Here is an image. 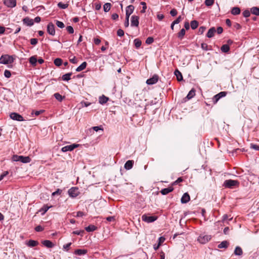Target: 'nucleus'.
<instances>
[{
    "mask_svg": "<svg viewBox=\"0 0 259 259\" xmlns=\"http://www.w3.org/2000/svg\"><path fill=\"white\" fill-rule=\"evenodd\" d=\"M239 182L237 180H227L223 184V186L225 188L232 189L234 187H238Z\"/></svg>",
    "mask_w": 259,
    "mask_h": 259,
    "instance_id": "obj_1",
    "label": "nucleus"
},
{
    "mask_svg": "<svg viewBox=\"0 0 259 259\" xmlns=\"http://www.w3.org/2000/svg\"><path fill=\"white\" fill-rule=\"evenodd\" d=\"M12 160L14 161H20L24 163H27L30 162L31 159L29 156L14 155L12 157Z\"/></svg>",
    "mask_w": 259,
    "mask_h": 259,
    "instance_id": "obj_2",
    "label": "nucleus"
},
{
    "mask_svg": "<svg viewBox=\"0 0 259 259\" xmlns=\"http://www.w3.org/2000/svg\"><path fill=\"white\" fill-rule=\"evenodd\" d=\"M14 61L13 56L8 55H3L0 58V63L3 64H11Z\"/></svg>",
    "mask_w": 259,
    "mask_h": 259,
    "instance_id": "obj_3",
    "label": "nucleus"
},
{
    "mask_svg": "<svg viewBox=\"0 0 259 259\" xmlns=\"http://www.w3.org/2000/svg\"><path fill=\"white\" fill-rule=\"evenodd\" d=\"M157 219L156 216H148L146 214H143L142 216V220L148 223H152Z\"/></svg>",
    "mask_w": 259,
    "mask_h": 259,
    "instance_id": "obj_4",
    "label": "nucleus"
},
{
    "mask_svg": "<svg viewBox=\"0 0 259 259\" xmlns=\"http://www.w3.org/2000/svg\"><path fill=\"white\" fill-rule=\"evenodd\" d=\"M211 236L208 235H200L197 240L201 244H205L208 242L211 239Z\"/></svg>",
    "mask_w": 259,
    "mask_h": 259,
    "instance_id": "obj_5",
    "label": "nucleus"
},
{
    "mask_svg": "<svg viewBox=\"0 0 259 259\" xmlns=\"http://www.w3.org/2000/svg\"><path fill=\"white\" fill-rule=\"evenodd\" d=\"M68 192L71 197H76L79 194V191L77 187H72L68 190Z\"/></svg>",
    "mask_w": 259,
    "mask_h": 259,
    "instance_id": "obj_6",
    "label": "nucleus"
},
{
    "mask_svg": "<svg viewBox=\"0 0 259 259\" xmlns=\"http://www.w3.org/2000/svg\"><path fill=\"white\" fill-rule=\"evenodd\" d=\"M79 146L78 144H73L71 145H67L64 146L62 148L61 151L63 152H65L67 151H71L74 150L75 148L78 147Z\"/></svg>",
    "mask_w": 259,
    "mask_h": 259,
    "instance_id": "obj_7",
    "label": "nucleus"
},
{
    "mask_svg": "<svg viewBox=\"0 0 259 259\" xmlns=\"http://www.w3.org/2000/svg\"><path fill=\"white\" fill-rule=\"evenodd\" d=\"M10 117L12 119L14 120H17L19 121L24 120L23 117L20 114L16 112L11 113L10 115Z\"/></svg>",
    "mask_w": 259,
    "mask_h": 259,
    "instance_id": "obj_8",
    "label": "nucleus"
},
{
    "mask_svg": "<svg viewBox=\"0 0 259 259\" xmlns=\"http://www.w3.org/2000/svg\"><path fill=\"white\" fill-rule=\"evenodd\" d=\"M158 75L154 74L152 77L147 80L146 83L149 85H152L155 84L158 81Z\"/></svg>",
    "mask_w": 259,
    "mask_h": 259,
    "instance_id": "obj_9",
    "label": "nucleus"
},
{
    "mask_svg": "<svg viewBox=\"0 0 259 259\" xmlns=\"http://www.w3.org/2000/svg\"><path fill=\"white\" fill-rule=\"evenodd\" d=\"M47 32L52 35L55 34V26L52 23H49L47 26Z\"/></svg>",
    "mask_w": 259,
    "mask_h": 259,
    "instance_id": "obj_10",
    "label": "nucleus"
},
{
    "mask_svg": "<svg viewBox=\"0 0 259 259\" xmlns=\"http://www.w3.org/2000/svg\"><path fill=\"white\" fill-rule=\"evenodd\" d=\"M139 17L137 16L133 15L131 17V26L138 27L139 26Z\"/></svg>",
    "mask_w": 259,
    "mask_h": 259,
    "instance_id": "obj_11",
    "label": "nucleus"
},
{
    "mask_svg": "<svg viewBox=\"0 0 259 259\" xmlns=\"http://www.w3.org/2000/svg\"><path fill=\"white\" fill-rule=\"evenodd\" d=\"M4 3L9 8H14L16 5V0H5Z\"/></svg>",
    "mask_w": 259,
    "mask_h": 259,
    "instance_id": "obj_12",
    "label": "nucleus"
},
{
    "mask_svg": "<svg viewBox=\"0 0 259 259\" xmlns=\"http://www.w3.org/2000/svg\"><path fill=\"white\" fill-rule=\"evenodd\" d=\"M190 197L187 193H185L182 196L181 201L182 203H186L190 201Z\"/></svg>",
    "mask_w": 259,
    "mask_h": 259,
    "instance_id": "obj_13",
    "label": "nucleus"
},
{
    "mask_svg": "<svg viewBox=\"0 0 259 259\" xmlns=\"http://www.w3.org/2000/svg\"><path fill=\"white\" fill-rule=\"evenodd\" d=\"M134 9L133 5L127 6L126 8V17L129 18L130 16L133 13Z\"/></svg>",
    "mask_w": 259,
    "mask_h": 259,
    "instance_id": "obj_14",
    "label": "nucleus"
},
{
    "mask_svg": "<svg viewBox=\"0 0 259 259\" xmlns=\"http://www.w3.org/2000/svg\"><path fill=\"white\" fill-rule=\"evenodd\" d=\"M23 22L24 24L27 26H31L34 24V21L33 19L29 18V17H25L23 19Z\"/></svg>",
    "mask_w": 259,
    "mask_h": 259,
    "instance_id": "obj_15",
    "label": "nucleus"
},
{
    "mask_svg": "<svg viewBox=\"0 0 259 259\" xmlns=\"http://www.w3.org/2000/svg\"><path fill=\"white\" fill-rule=\"evenodd\" d=\"M134 165V161L129 160H127L124 164V167L126 170H130L132 168Z\"/></svg>",
    "mask_w": 259,
    "mask_h": 259,
    "instance_id": "obj_16",
    "label": "nucleus"
},
{
    "mask_svg": "<svg viewBox=\"0 0 259 259\" xmlns=\"http://www.w3.org/2000/svg\"><path fill=\"white\" fill-rule=\"evenodd\" d=\"M52 206H49L48 205H44L39 210V212H41L42 215H44L45 213L48 210L49 208L52 207Z\"/></svg>",
    "mask_w": 259,
    "mask_h": 259,
    "instance_id": "obj_17",
    "label": "nucleus"
},
{
    "mask_svg": "<svg viewBox=\"0 0 259 259\" xmlns=\"http://www.w3.org/2000/svg\"><path fill=\"white\" fill-rule=\"evenodd\" d=\"M174 188L172 187H168V188L162 189L160 192L162 195H166L169 193L172 192Z\"/></svg>",
    "mask_w": 259,
    "mask_h": 259,
    "instance_id": "obj_18",
    "label": "nucleus"
},
{
    "mask_svg": "<svg viewBox=\"0 0 259 259\" xmlns=\"http://www.w3.org/2000/svg\"><path fill=\"white\" fill-rule=\"evenodd\" d=\"M42 244L48 248H52L54 244L50 240H46L42 242Z\"/></svg>",
    "mask_w": 259,
    "mask_h": 259,
    "instance_id": "obj_19",
    "label": "nucleus"
},
{
    "mask_svg": "<svg viewBox=\"0 0 259 259\" xmlns=\"http://www.w3.org/2000/svg\"><path fill=\"white\" fill-rule=\"evenodd\" d=\"M216 32V30L214 27H211L210 28L206 34V36L208 38H211L213 36L214 33Z\"/></svg>",
    "mask_w": 259,
    "mask_h": 259,
    "instance_id": "obj_20",
    "label": "nucleus"
},
{
    "mask_svg": "<svg viewBox=\"0 0 259 259\" xmlns=\"http://www.w3.org/2000/svg\"><path fill=\"white\" fill-rule=\"evenodd\" d=\"M109 100V98L104 95L99 97V102L101 104H104L106 103Z\"/></svg>",
    "mask_w": 259,
    "mask_h": 259,
    "instance_id": "obj_21",
    "label": "nucleus"
},
{
    "mask_svg": "<svg viewBox=\"0 0 259 259\" xmlns=\"http://www.w3.org/2000/svg\"><path fill=\"white\" fill-rule=\"evenodd\" d=\"M87 253V250L86 249H78L75 250L74 253L76 255H84Z\"/></svg>",
    "mask_w": 259,
    "mask_h": 259,
    "instance_id": "obj_22",
    "label": "nucleus"
},
{
    "mask_svg": "<svg viewBox=\"0 0 259 259\" xmlns=\"http://www.w3.org/2000/svg\"><path fill=\"white\" fill-rule=\"evenodd\" d=\"M87 63L86 62H83L80 65H79L76 69L77 72H80L84 69L87 67Z\"/></svg>",
    "mask_w": 259,
    "mask_h": 259,
    "instance_id": "obj_23",
    "label": "nucleus"
},
{
    "mask_svg": "<svg viewBox=\"0 0 259 259\" xmlns=\"http://www.w3.org/2000/svg\"><path fill=\"white\" fill-rule=\"evenodd\" d=\"M195 95V90L194 89H191L188 94L186 98L188 100L192 99Z\"/></svg>",
    "mask_w": 259,
    "mask_h": 259,
    "instance_id": "obj_24",
    "label": "nucleus"
},
{
    "mask_svg": "<svg viewBox=\"0 0 259 259\" xmlns=\"http://www.w3.org/2000/svg\"><path fill=\"white\" fill-rule=\"evenodd\" d=\"M175 74L177 77V80L178 81H181L183 79V76L181 72L179 71L178 69L175 70Z\"/></svg>",
    "mask_w": 259,
    "mask_h": 259,
    "instance_id": "obj_25",
    "label": "nucleus"
},
{
    "mask_svg": "<svg viewBox=\"0 0 259 259\" xmlns=\"http://www.w3.org/2000/svg\"><path fill=\"white\" fill-rule=\"evenodd\" d=\"M228 245H229L228 242H227V241H222L221 243H220L218 245V247L219 248H226L228 247Z\"/></svg>",
    "mask_w": 259,
    "mask_h": 259,
    "instance_id": "obj_26",
    "label": "nucleus"
},
{
    "mask_svg": "<svg viewBox=\"0 0 259 259\" xmlns=\"http://www.w3.org/2000/svg\"><path fill=\"white\" fill-rule=\"evenodd\" d=\"M243 253L241 248L239 246H237L234 250V254L236 255H241Z\"/></svg>",
    "mask_w": 259,
    "mask_h": 259,
    "instance_id": "obj_27",
    "label": "nucleus"
},
{
    "mask_svg": "<svg viewBox=\"0 0 259 259\" xmlns=\"http://www.w3.org/2000/svg\"><path fill=\"white\" fill-rule=\"evenodd\" d=\"M240 13V9L238 7H234L231 10V14L234 15H238Z\"/></svg>",
    "mask_w": 259,
    "mask_h": 259,
    "instance_id": "obj_28",
    "label": "nucleus"
},
{
    "mask_svg": "<svg viewBox=\"0 0 259 259\" xmlns=\"http://www.w3.org/2000/svg\"><path fill=\"white\" fill-rule=\"evenodd\" d=\"M38 242L33 240H30L27 243V245L29 247H34L37 245Z\"/></svg>",
    "mask_w": 259,
    "mask_h": 259,
    "instance_id": "obj_29",
    "label": "nucleus"
},
{
    "mask_svg": "<svg viewBox=\"0 0 259 259\" xmlns=\"http://www.w3.org/2000/svg\"><path fill=\"white\" fill-rule=\"evenodd\" d=\"M97 229V227L94 225H91L85 228V230L89 232H93Z\"/></svg>",
    "mask_w": 259,
    "mask_h": 259,
    "instance_id": "obj_30",
    "label": "nucleus"
},
{
    "mask_svg": "<svg viewBox=\"0 0 259 259\" xmlns=\"http://www.w3.org/2000/svg\"><path fill=\"white\" fill-rule=\"evenodd\" d=\"M71 72L66 73L62 76V78L64 81H68L71 79Z\"/></svg>",
    "mask_w": 259,
    "mask_h": 259,
    "instance_id": "obj_31",
    "label": "nucleus"
},
{
    "mask_svg": "<svg viewBox=\"0 0 259 259\" xmlns=\"http://www.w3.org/2000/svg\"><path fill=\"white\" fill-rule=\"evenodd\" d=\"M44 110H39V111H34V110H32L31 111V117H34V115L35 116H38L39 115H40V114L44 112Z\"/></svg>",
    "mask_w": 259,
    "mask_h": 259,
    "instance_id": "obj_32",
    "label": "nucleus"
},
{
    "mask_svg": "<svg viewBox=\"0 0 259 259\" xmlns=\"http://www.w3.org/2000/svg\"><path fill=\"white\" fill-rule=\"evenodd\" d=\"M37 62V59L35 56H32L29 58V62L33 66H35Z\"/></svg>",
    "mask_w": 259,
    "mask_h": 259,
    "instance_id": "obj_33",
    "label": "nucleus"
},
{
    "mask_svg": "<svg viewBox=\"0 0 259 259\" xmlns=\"http://www.w3.org/2000/svg\"><path fill=\"white\" fill-rule=\"evenodd\" d=\"M134 45L137 49L140 47L142 45V41L139 38H136L134 40Z\"/></svg>",
    "mask_w": 259,
    "mask_h": 259,
    "instance_id": "obj_34",
    "label": "nucleus"
},
{
    "mask_svg": "<svg viewBox=\"0 0 259 259\" xmlns=\"http://www.w3.org/2000/svg\"><path fill=\"white\" fill-rule=\"evenodd\" d=\"M250 11L252 13V14L255 15L259 16V8L255 7H252Z\"/></svg>",
    "mask_w": 259,
    "mask_h": 259,
    "instance_id": "obj_35",
    "label": "nucleus"
},
{
    "mask_svg": "<svg viewBox=\"0 0 259 259\" xmlns=\"http://www.w3.org/2000/svg\"><path fill=\"white\" fill-rule=\"evenodd\" d=\"M186 33L185 29H182L178 33V37L180 39H182Z\"/></svg>",
    "mask_w": 259,
    "mask_h": 259,
    "instance_id": "obj_36",
    "label": "nucleus"
},
{
    "mask_svg": "<svg viewBox=\"0 0 259 259\" xmlns=\"http://www.w3.org/2000/svg\"><path fill=\"white\" fill-rule=\"evenodd\" d=\"M198 26V22L196 20H193L191 22V27L192 29H195Z\"/></svg>",
    "mask_w": 259,
    "mask_h": 259,
    "instance_id": "obj_37",
    "label": "nucleus"
},
{
    "mask_svg": "<svg viewBox=\"0 0 259 259\" xmlns=\"http://www.w3.org/2000/svg\"><path fill=\"white\" fill-rule=\"evenodd\" d=\"M221 50L223 52L227 53L229 51L230 47L228 45H224L222 46Z\"/></svg>",
    "mask_w": 259,
    "mask_h": 259,
    "instance_id": "obj_38",
    "label": "nucleus"
},
{
    "mask_svg": "<svg viewBox=\"0 0 259 259\" xmlns=\"http://www.w3.org/2000/svg\"><path fill=\"white\" fill-rule=\"evenodd\" d=\"M111 4L110 3H106L105 4H104V6H103V9H104V11L105 12H108L110 9H111Z\"/></svg>",
    "mask_w": 259,
    "mask_h": 259,
    "instance_id": "obj_39",
    "label": "nucleus"
},
{
    "mask_svg": "<svg viewBox=\"0 0 259 259\" xmlns=\"http://www.w3.org/2000/svg\"><path fill=\"white\" fill-rule=\"evenodd\" d=\"M54 97L58 101L61 102L63 100V99L65 98V97H63L59 93H55L54 94Z\"/></svg>",
    "mask_w": 259,
    "mask_h": 259,
    "instance_id": "obj_40",
    "label": "nucleus"
},
{
    "mask_svg": "<svg viewBox=\"0 0 259 259\" xmlns=\"http://www.w3.org/2000/svg\"><path fill=\"white\" fill-rule=\"evenodd\" d=\"M54 64L57 66H60L62 64V60L60 58H56L54 60Z\"/></svg>",
    "mask_w": 259,
    "mask_h": 259,
    "instance_id": "obj_41",
    "label": "nucleus"
},
{
    "mask_svg": "<svg viewBox=\"0 0 259 259\" xmlns=\"http://www.w3.org/2000/svg\"><path fill=\"white\" fill-rule=\"evenodd\" d=\"M58 6L61 9H65L68 7V4H63L61 2H59L58 4Z\"/></svg>",
    "mask_w": 259,
    "mask_h": 259,
    "instance_id": "obj_42",
    "label": "nucleus"
},
{
    "mask_svg": "<svg viewBox=\"0 0 259 259\" xmlns=\"http://www.w3.org/2000/svg\"><path fill=\"white\" fill-rule=\"evenodd\" d=\"M56 24L58 27L60 28H63L65 27L64 23L58 20L56 21Z\"/></svg>",
    "mask_w": 259,
    "mask_h": 259,
    "instance_id": "obj_43",
    "label": "nucleus"
},
{
    "mask_svg": "<svg viewBox=\"0 0 259 259\" xmlns=\"http://www.w3.org/2000/svg\"><path fill=\"white\" fill-rule=\"evenodd\" d=\"M141 5L143 6L142 10H141V13H144L146 12V10L147 9L146 4L145 2H142L141 3Z\"/></svg>",
    "mask_w": 259,
    "mask_h": 259,
    "instance_id": "obj_44",
    "label": "nucleus"
},
{
    "mask_svg": "<svg viewBox=\"0 0 259 259\" xmlns=\"http://www.w3.org/2000/svg\"><path fill=\"white\" fill-rule=\"evenodd\" d=\"M214 3V0H205V4L207 6H211Z\"/></svg>",
    "mask_w": 259,
    "mask_h": 259,
    "instance_id": "obj_45",
    "label": "nucleus"
},
{
    "mask_svg": "<svg viewBox=\"0 0 259 259\" xmlns=\"http://www.w3.org/2000/svg\"><path fill=\"white\" fill-rule=\"evenodd\" d=\"M154 41V39L152 37H148L146 40V44L147 45L151 44Z\"/></svg>",
    "mask_w": 259,
    "mask_h": 259,
    "instance_id": "obj_46",
    "label": "nucleus"
},
{
    "mask_svg": "<svg viewBox=\"0 0 259 259\" xmlns=\"http://www.w3.org/2000/svg\"><path fill=\"white\" fill-rule=\"evenodd\" d=\"M91 104L90 102H85V101H81L80 102L81 107H88L90 106Z\"/></svg>",
    "mask_w": 259,
    "mask_h": 259,
    "instance_id": "obj_47",
    "label": "nucleus"
},
{
    "mask_svg": "<svg viewBox=\"0 0 259 259\" xmlns=\"http://www.w3.org/2000/svg\"><path fill=\"white\" fill-rule=\"evenodd\" d=\"M205 29H206V28L204 26L200 27L198 29V34H202L203 33V32H204V31L205 30Z\"/></svg>",
    "mask_w": 259,
    "mask_h": 259,
    "instance_id": "obj_48",
    "label": "nucleus"
},
{
    "mask_svg": "<svg viewBox=\"0 0 259 259\" xmlns=\"http://www.w3.org/2000/svg\"><path fill=\"white\" fill-rule=\"evenodd\" d=\"M220 97L218 95V94H217L215 95L213 97V102L214 103V104H215L217 103V102L220 100Z\"/></svg>",
    "mask_w": 259,
    "mask_h": 259,
    "instance_id": "obj_49",
    "label": "nucleus"
},
{
    "mask_svg": "<svg viewBox=\"0 0 259 259\" xmlns=\"http://www.w3.org/2000/svg\"><path fill=\"white\" fill-rule=\"evenodd\" d=\"M71 245V242L68 243L67 244H64L63 245V249L65 250L68 251L69 250V247H70Z\"/></svg>",
    "mask_w": 259,
    "mask_h": 259,
    "instance_id": "obj_50",
    "label": "nucleus"
},
{
    "mask_svg": "<svg viewBox=\"0 0 259 259\" xmlns=\"http://www.w3.org/2000/svg\"><path fill=\"white\" fill-rule=\"evenodd\" d=\"M4 75L7 78H10L11 76V73L9 70H6L4 72Z\"/></svg>",
    "mask_w": 259,
    "mask_h": 259,
    "instance_id": "obj_51",
    "label": "nucleus"
},
{
    "mask_svg": "<svg viewBox=\"0 0 259 259\" xmlns=\"http://www.w3.org/2000/svg\"><path fill=\"white\" fill-rule=\"evenodd\" d=\"M201 47L202 50H205V51H207L208 50H209L208 48V46L206 44H205V43H202L201 45Z\"/></svg>",
    "mask_w": 259,
    "mask_h": 259,
    "instance_id": "obj_52",
    "label": "nucleus"
},
{
    "mask_svg": "<svg viewBox=\"0 0 259 259\" xmlns=\"http://www.w3.org/2000/svg\"><path fill=\"white\" fill-rule=\"evenodd\" d=\"M9 174L8 171H5L0 176V181H2L6 176Z\"/></svg>",
    "mask_w": 259,
    "mask_h": 259,
    "instance_id": "obj_53",
    "label": "nucleus"
},
{
    "mask_svg": "<svg viewBox=\"0 0 259 259\" xmlns=\"http://www.w3.org/2000/svg\"><path fill=\"white\" fill-rule=\"evenodd\" d=\"M83 233H84L83 230H80V231H74L72 232V234L82 236V234Z\"/></svg>",
    "mask_w": 259,
    "mask_h": 259,
    "instance_id": "obj_54",
    "label": "nucleus"
},
{
    "mask_svg": "<svg viewBox=\"0 0 259 259\" xmlns=\"http://www.w3.org/2000/svg\"><path fill=\"white\" fill-rule=\"evenodd\" d=\"M66 29H67V31L70 34H72L74 32V29L71 26H67L66 27Z\"/></svg>",
    "mask_w": 259,
    "mask_h": 259,
    "instance_id": "obj_55",
    "label": "nucleus"
},
{
    "mask_svg": "<svg viewBox=\"0 0 259 259\" xmlns=\"http://www.w3.org/2000/svg\"><path fill=\"white\" fill-rule=\"evenodd\" d=\"M250 15V12L248 10H245L243 12V15L244 17H248Z\"/></svg>",
    "mask_w": 259,
    "mask_h": 259,
    "instance_id": "obj_56",
    "label": "nucleus"
},
{
    "mask_svg": "<svg viewBox=\"0 0 259 259\" xmlns=\"http://www.w3.org/2000/svg\"><path fill=\"white\" fill-rule=\"evenodd\" d=\"M30 44L32 45H34V46L36 45L38 42L37 39H36V38H31V39H30Z\"/></svg>",
    "mask_w": 259,
    "mask_h": 259,
    "instance_id": "obj_57",
    "label": "nucleus"
},
{
    "mask_svg": "<svg viewBox=\"0 0 259 259\" xmlns=\"http://www.w3.org/2000/svg\"><path fill=\"white\" fill-rule=\"evenodd\" d=\"M117 34L119 36H122L124 35V31L123 30L119 29L117 30Z\"/></svg>",
    "mask_w": 259,
    "mask_h": 259,
    "instance_id": "obj_58",
    "label": "nucleus"
},
{
    "mask_svg": "<svg viewBox=\"0 0 259 259\" xmlns=\"http://www.w3.org/2000/svg\"><path fill=\"white\" fill-rule=\"evenodd\" d=\"M69 61L73 64H76L77 63V59L75 57H73L72 58L69 59Z\"/></svg>",
    "mask_w": 259,
    "mask_h": 259,
    "instance_id": "obj_59",
    "label": "nucleus"
},
{
    "mask_svg": "<svg viewBox=\"0 0 259 259\" xmlns=\"http://www.w3.org/2000/svg\"><path fill=\"white\" fill-rule=\"evenodd\" d=\"M181 16H179L178 17L174 22H173V25H175L176 24H178L181 21Z\"/></svg>",
    "mask_w": 259,
    "mask_h": 259,
    "instance_id": "obj_60",
    "label": "nucleus"
},
{
    "mask_svg": "<svg viewBox=\"0 0 259 259\" xmlns=\"http://www.w3.org/2000/svg\"><path fill=\"white\" fill-rule=\"evenodd\" d=\"M170 14L172 16H175L177 14V11L173 9L170 11Z\"/></svg>",
    "mask_w": 259,
    "mask_h": 259,
    "instance_id": "obj_61",
    "label": "nucleus"
},
{
    "mask_svg": "<svg viewBox=\"0 0 259 259\" xmlns=\"http://www.w3.org/2000/svg\"><path fill=\"white\" fill-rule=\"evenodd\" d=\"M44 230V228L41 226H37L35 228V230L36 232H40Z\"/></svg>",
    "mask_w": 259,
    "mask_h": 259,
    "instance_id": "obj_62",
    "label": "nucleus"
},
{
    "mask_svg": "<svg viewBox=\"0 0 259 259\" xmlns=\"http://www.w3.org/2000/svg\"><path fill=\"white\" fill-rule=\"evenodd\" d=\"M93 129L95 131H96V132H98L99 130L103 131V128H102L101 126H94V127H93Z\"/></svg>",
    "mask_w": 259,
    "mask_h": 259,
    "instance_id": "obj_63",
    "label": "nucleus"
},
{
    "mask_svg": "<svg viewBox=\"0 0 259 259\" xmlns=\"http://www.w3.org/2000/svg\"><path fill=\"white\" fill-rule=\"evenodd\" d=\"M129 25V18L127 17H125V20L124 22V26L125 27H127Z\"/></svg>",
    "mask_w": 259,
    "mask_h": 259,
    "instance_id": "obj_64",
    "label": "nucleus"
}]
</instances>
